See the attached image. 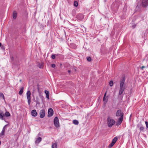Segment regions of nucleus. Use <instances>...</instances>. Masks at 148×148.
Wrapping results in <instances>:
<instances>
[{
	"label": "nucleus",
	"instance_id": "2",
	"mask_svg": "<svg viewBox=\"0 0 148 148\" xmlns=\"http://www.w3.org/2000/svg\"><path fill=\"white\" fill-rule=\"evenodd\" d=\"M115 121L111 117L109 116L107 119V124L108 126L109 127H112L115 124Z\"/></svg>",
	"mask_w": 148,
	"mask_h": 148
},
{
	"label": "nucleus",
	"instance_id": "28",
	"mask_svg": "<svg viewBox=\"0 0 148 148\" xmlns=\"http://www.w3.org/2000/svg\"><path fill=\"white\" fill-rule=\"evenodd\" d=\"M145 124L146 125V127L147 128H148V122H147V121H145Z\"/></svg>",
	"mask_w": 148,
	"mask_h": 148
},
{
	"label": "nucleus",
	"instance_id": "34",
	"mask_svg": "<svg viewBox=\"0 0 148 148\" xmlns=\"http://www.w3.org/2000/svg\"><path fill=\"white\" fill-rule=\"evenodd\" d=\"M1 45H2L1 43V42H0V47L1 46Z\"/></svg>",
	"mask_w": 148,
	"mask_h": 148
},
{
	"label": "nucleus",
	"instance_id": "9",
	"mask_svg": "<svg viewBox=\"0 0 148 148\" xmlns=\"http://www.w3.org/2000/svg\"><path fill=\"white\" fill-rule=\"evenodd\" d=\"M123 118H119L116 122V125L117 126L120 125L122 122Z\"/></svg>",
	"mask_w": 148,
	"mask_h": 148
},
{
	"label": "nucleus",
	"instance_id": "18",
	"mask_svg": "<svg viewBox=\"0 0 148 148\" xmlns=\"http://www.w3.org/2000/svg\"><path fill=\"white\" fill-rule=\"evenodd\" d=\"M73 123L75 125H78L79 124V122L78 121L74 120L73 121Z\"/></svg>",
	"mask_w": 148,
	"mask_h": 148
},
{
	"label": "nucleus",
	"instance_id": "24",
	"mask_svg": "<svg viewBox=\"0 0 148 148\" xmlns=\"http://www.w3.org/2000/svg\"><path fill=\"white\" fill-rule=\"evenodd\" d=\"M45 92L46 94V95H49V92L48 91H47V90H45Z\"/></svg>",
	"mask_w": 148,
	"mask_h": 148
},
{
	"label": "nucleus",
	"instance_id": "7",
	"mask_svg": "<svg viewBox=\"0 0 148 148\" xmlns=\"http://www.w3.org/2000/svg\"><path fill=\"white\" fill-rule=\"evenodd\" d=\"M142 5L143 7H145L148 5V0H142Z\"/></svg>",
	"mask_w": 148,
	"mask_h": 148
},
{
	"label": "nucleus",
	"instance_id": "16",
	"mask_svg": "<svg viewBox=\"0 0 148 148\" xmlns=\"http://www.w3.org/2000/svg\"><path fill=\"white\" fill-rule=\"evenodd\" d=\"M5 127L4 126L3 127V130H2V131L1 133L0 134H1V135L2 136V135H4L5 132Z\"/></svg>",
	"mask_w": 148,
	"mask_h": 148
},
{
	"label": "nucleus",
	"instance_id": "35",
	"mask_svg": "<svg viewBox=\"0 0 148 148\" xmlns=\"http://www.w3.org/2000/svg\"><path fill=\"white\" fill-rule=\"evenodd\" d=\"M1 141H0V145L1 144Z\"/></svg>",
	"mask_w": 148,
	"mask_h": 148
},
{
	"label": "nucleus",
	"instance_id": "8",
	"mask_svg": "<svg viewBox=\"0 0 148 148\" xmlns=\"http://www.w3.org/2000/svg\"><path fill=\"white\" fill-rule=\"evenodd\" d=\"M53 113V109L51 108H49L48 111V116L50 117L52 116Z\"/></svg>",
	"mask_w": 148,
	"mask_h": 148
},
{
	"label": "nucleus",
	"instance_id": "13",
	"mask_svg": "<svg viewBox=\"0 0 148 148\" xmlns=\"http://www.w3.org/2000/svg\"><path fill=\"white\" fill-rule=\"evenodd\" d=\"M42 140L41 138L40 137H38V138H37L36 140L35 141L36 143H39Z\"/></svg>",
	"mask_w": 148,
	"mask_h": 148
},
{
	"label": "nucleus",
	"instance_id": "20",
	"mask_svg": "<svg viewBox=\"0 0 148 148\" xmlns=\"http://www.w3.org/2000/svg\"><path fill=\"white\" fill-rule=\"evenodd\" d=\"M5 115L6 117H8L10 116V114L9 112H6L5 113Z\"/></svg>",
	"mask_w": 148,
	"mask_h": 148
},
{
	"label": "nucleus",
	"instance_id": "31",
	"mask_svg": "<svg viewBox=\"0 0 148 148\" xmlns=\"http://www.w3.org/2000/svg\"><path fill=\"white\" fill-rule=\"evenodd\" d=\"M145 67L144 66H143L140 67V69H143V68H145Z\"/></svg>",
	"mask_w": 148,
	"mask_h": 148
},
{
	"label": "nucleus",
	"instance_id": "29",
	"mask_svg": "<svg viewBox=\"0 0 148 148\" xmlns=\"http://www.w3.org/2000/svg\"><path fill=\"white\" fill-rule=\"evenodd\" d=\"M140 130L141 131H142V130H143L144 129V128L143 127H140Z\"/></svg>",
	"mask_w": 148,
	"mask_h": 148
},
{
	"label": "nucleus",
	"instance_id": "4",
	"mask_svg": "<svg viewBox=\"0 0 148 148\" xmlns=\"http://www.w3.org/2000/svg\"><path fill=\"white\" fill-rule=\"evenodd\" d=\"M116 117L120 116V118H123L124 113L121 110H118L116 113Z\"/></svg>",
	"mask_w": 148,
	"mask_h": 148
},
{
	"label": "nucleus",
	"instance_id": "14",
	"mask_svg": "<svg viewBox=\"0 0 148 148\" xmlns=\"http://www.w3.org/2000/svg\"><path fill=\"white\" fill-rule=\"evenodd\" d=\"M51 146L52 148H57V143H53Z\"/></svg>",
	"mask_w": 148,
	"mask_h": 148
},
{
	"label": "nucleus",
	"instance_id": "19",
	"mask_svg": "<svg viewBox=\"0 0 148 148\" xmlns=\"http://www.w3.org/2000/svg\"><path fill=\"white\" fill-rule=\"evenodd\" d=\"M4 114L2 112L0 113V119H3V117L4 116Z\"/></svg>",
	"mask_w": 148,
	"mask_h": 148
},
{
	"label": "nucleus",
	"instance_id": "11",
	"mask_svg": "<svg viewBox=\"0 0 148 148\" xmlns=\"http://www.w3.org/2000/svg\"><path fill=\"white\" fill-rule=\"evenodd\" d=\"M31 113L32 116H36L37 115V113L35 110H32L31 112Z\"/></svg>",
	"mask_w": 148,
	"mask_h": 148
},
{
	"label": "nucleus",
	"instance_id": "25",
	"mask_svg": "<svg viewBox=\"0 0 148 148\" xmlns=\"http://www.w3.org/2000/svg\"><path fill=\"white\" fill-rule=\"evenodd\" d=\"M87 59L88 61L90 62L91 60V58L90 57H88L87 58Z\"/></svg>",
	"mask_w": 148,
	"mask_h": 148
},
{
	"label": "nucleus",
	"instance_id": "33",
	"mask_svg": "<svg viewBox=\"0 0 148 148\" xmlns=\"http://www.w3.org/2000/svg\"><path fill=\"white\" fill-rule=\"evenodd\" d=\"M135 26H136L135 25H133V27L134 28L135 27Z\"/></svg>",
	"mask_w": 148,
	"mask_h": 148
},
{
	"label": "nucleus",
	"instance_id": "22",
	"mask_svg": "<svg viewBox=\"0 0 148 148\" xmlns=\"http://www.w3.org/2000/svg\"><path fill=\"white\" fill-rule=\"evenodd\" d=\"M0 97H2L4 99V97L3 94L2 93H0Z\"/></svg>",
	"mask_w": 148,
	"mask_h": 148
},
{
	"label": "nucleus",
	"instance_id": "27",
	"mask_svg": "<svg viewBox=\"0 0 148 148\" xmlns=\"http://www.w3.org/2000/svg\"><path fill=\"white\" fill-rule=\"evenodd\" d=\"M51 66L53 68H54L55 67L56 65L55 64H51Z\"/></svg>",
	"mask_w": 148,
	"mask_h": 148
},
{
	"label": "nucleus",
	"instance_id": "32",
	"mask_svg": "<svg viewBox=\"0 0 148 148\" xmlns=\"http://www.w3.org/2000/svg\"><path fill=\"white\" fill-rule=\"evenodd\" d=\"M68 72L69 73H71V71L70 70H69L68 71Z\"/></svg>",
	"mask_w": 148,
	"mask_h": 148
},
{
	"label": "nucleus",
	"instance_id": "17",
	"mask_svg": "<svg viewBox=\"0 0 148 148\" xmlns=\"http://www.w3.org/2000/svg\"><path fill=\"white\" fill-rule=\"evenodd\" d=\"M17 14L15 11H14L13 14V17L14 19H15L16 17Z\"/></svg>",
	"mask_w": 148,
	"mask_h": 148
},
{
	"label": "nucleus",
	"instance_id": "6",
	"mask_svg": "<svg viewBox=\"0 0 148 148\" xmlns=\"http://www.w3.org/2000/svg\"><path fill=\"white\" fill-rule=\"evenodd\" d=\"M118 140V138L117 137H115L112 140V143L108 146L109 148L112 147L115 144Z\"/></svg>",
	"mask_w": 148,
	"mask_h": 148
},
{
	"label": "nucleus",
	"instance_id": "10",
	"mask_svg": "<svg viewBox=\"0 0 148 148\" xmlns=\"http://www.w3.org/2000/svg\"><path fill=\"white\" fill-rule=\"evenodd\" d=\"M40 117L42 118H43L45 116V110L44 109L41 110L40 112Z\"/></svg>",
	"mask_w": 148,
	"mask_h": 148
},
{
	"label": "nucleus",
	"instance_id": "5",
	"mask_svg": "<svg viewBox=\"0 0 148 148\" xmlns=\"http://www.w3.org/2000/svg\"><path fill=\"white\" fill-rule=\"evenodd\" d=\"M54 123L55 126L57 127H58L59 126V119L57 117H56L54 118Z\"/></svg>",
	"mask_w": 148,
	"mask_h": 148
},
{
	"label": "nucleus",
	"instance_id": "15",
	"mask_svg": "<svg viewBox=\"0 0 148 148\" xmlns=\"http://www.w3.org/2000/svg\"><path fill=\"white\" fill-rule=\"evenodd\" d=\"M23 89L24 88L23 87H22L20 89V91H19V94L20 95H21L22 94Z\"/></svg>",
	"mask_w": 148,
	"mask_h": 148
},
{
	"label": "nucleus",
	"instance_id": "23",
	"mask_svg": "<svg viewBox=\"0 0 148 148\" xmlns=\"http://www.w3.org/2000/svg\"><path fill=\"white\" fill-rule=\"evenodd\" d=\"M109 85L110 86H112L113 85V82L112 81H110L109 82Z\"/></svg>",
	"mask_w": 148,
	"mask_h": 148
},
{
	"label": "nucleus",
	"instance_id": "21",
	"mask_svg": "<svg viewBox=\"0 0 148 148\" xmlns=\"http://www.w3.org/2000/svg\"><path fill=\"white\" fill-rule=\"evenodd\" d=\"M74 5L75 7H77L78 5V3L77 1H75L74 3Z\"/></svg>",
	"mask_w": 148,
	"mask_h": 148
},
{
	"label": "nucleus",
	"instance_id": "12",
	"mask_svg": "<svg viewBox=\"0 0 148 148\" xmlns=\"http://www.w3.org/2000/svg\"><path fill=\"white\" fill-rule=\"evenodd\" d=\"M106 94H107V91H106V92L104 94V95L103 96V101L104 102V103L105 104H106V103L107 101V100H108V99H106Z\"/></svg>",
	"mask_w": 148,
	"mask_h": 148
},
{
	"label": "nucleus",
	"instance_id": "3",
	"mask_svg": "<svg viewBox=\"0 0 148 148\" xmlns=\"http://www.w3.org/2000/svg\"><path fill=\"white\" fill-rule=\"evenodd\" d=\"M31 92L29 90H28L27 92L26 95L27 97L28 101V103L29 105H30L31 103Z\"/></svg>",
	"mask_w": 148,
	"mask_h": 148
},
{
	"label": "nucleus",
	"instance_id": "1",
	"mask_svg": "<svg viewBox=\"0 0 148 148\" xmlns=\"http://www.w3.org/2000/svg\"><path fill=\"white\" fill-rule=\"evenodd\" d=\"M125 79L124 77L121 79L119 84V95H121L123 92L125 88Z\"/></svg>",
	"mask_w": 148,
	"mask_h": 148
},
{
	"label": "nucleus",
	"instance_id": "26",
	"mask_svg": "<svg viewBox=\"0 0 148 148\" xmlns=\"http://www.w3.org/2000/svg\"><path fill=\"white\" fill-rule=\"evenodd\" d=\"M51 58L53 59H54L55 58V56L54 55H52L51 56Z\"/></svg>",
	"mask_w": 148,
	"mask_h": 148
},
{
	"label": "nucleus",
	"instance_id": "30",
	"mask_svg": "<svg viewBox=\"0 0 148 148\" xmlns=\"http://www.w3.org/2000/svg\"><path fill=\"white\" fill-rule=\"evenodd\" d=\"M49 95H46V98H47L48 99H49Z\"/></svg>",
	"mask_w": 148,
	"mask_h": 148
}]
</instances>
